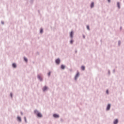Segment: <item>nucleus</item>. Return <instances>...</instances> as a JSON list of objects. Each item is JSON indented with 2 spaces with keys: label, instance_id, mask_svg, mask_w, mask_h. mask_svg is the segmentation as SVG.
Returning <instances> with one entry per match:
<instances>
[{
  "label": "nucleus",
  "instance_id": "obj_17",
  "mask_svg": "<svg viewBox=\"0 0 124 124\" xmlns=\"http://www.w3.org/2000/svg\"><path fill=\"white\" fill-rule=\"evenodd\" d=\"M40 32L41 33H42V32H43V29H41Z\"/></svg>",
  "mask_w": 124,
  "mask_h": 124
},
{
  "label": "nucleus",
  "instance_id": "obj_24",
  "mask_svg": "<svg viewBox=\"0 0 124 124\" xmlns=\"http://www.w3.org/2000/svg\"><path fill=\"white\" fill-rule=\"evenodd\" d=\"M11 96H12V93H11Z\"/></svg>",
  "mask_w": 124,
  "mask_h": 124
},
{
  "label": "nucleus",
  "instance_id": "obj_8",
  "mask_svg": "<svg viewBox=\"0 0 124 124\" xmlns=\"http://www.w3.org/2000/svg\"><path fill=\"white\" fill-rule=\"evenodd\" d=\"M38 78L40 80V81H42V78L40 77V75H38Z\"/></svg>",
  "mask_w": 124,
  "mask_h": 124
},
{
  "label": "nucleus",
  "instance_id": "obj_3",
  "mask_svg": "<svg viewBox=\"0 0 124 124\" xmlns=\"http://www.w3.org/2000/svg\"><path fill=\"white\" fill-rule=\"evenodd\" d=\"M79 73H77V74H76V75L75 76V80H77V78H78V77H79Z\"/></svg>",
  "mask_w": 124,
  "mask_h": 124
},
{
  "label": "nucleus",
  "instance_id": "obj_23",
  "mask_svg": "<svg viewBox=\"0 0 124 124\" xmlns=\"http://www.w3.org/2000/svg\"><path fill=\"white\" fill-rule=\"evenodd\" d=\"M110 0H108V2H110Z\"/></svg>",
  "mask_w": 124,
  "mask_h": 124
},
{
  "label": "nucleus",
  "instance_id": "obj_4",
  "mask_svg": "<svg viewBox=\"0 0 124 124\" xmlns=\"http://www.w3.org/2000/svg\"><path fill=\"white\" fill-rule=\"evenodd\" d=\"M111 107V105L110 104H108V106H107V110H110V108Z\"/></svg>",
  "mask_w": 124,
  "mask_h": 124
},
{
  "label": "nucleus",
  "instance_id": "obj_19",
  "mask_svg": "<svg viewBox=\"0 0 124 124\" xmlns=\"http://www.w3.org/2000/svg\"><path fill=\"white\" fill-rule=\"evenodd\" d=\"M87 29L90 30V27H89V26H87Z\"/></svg>",
  "mask_w": 124,
  "mask_h": 124
},
{
  "label": "nucleus",
  "instance_id": "obj_5",
  "mask_svg": "<svg viewBox=\"0 0 124 124\" xmlns=\"http://www.w3.org/2000/svg\"><path fill=\"white\" fill-rule=\"evenodd\" d=\"M53 117L54 118H59L60 116H59V115H58L57 114H53Z\"/></svg>",
  "mask_w": 124,
  "mask_h": 124
},
{
  "label": "nucleus",
  "instance_id": "obj_20",
  "mask_svg": "<svg viewBox=\"0 0 124 124\" xmlns=\"http://www.w3.org/2000/svg\"><path fill=\"white\" fill-rule=\"evenodd\" d=\"M24 119L26 122H27V118L26 117H24Z\"/></svg>",
  "mask_w": 124,
  "mask_h": 124
},
{
  "label": "nucleus",
  "instance_id": "obj_12",
  "mask_svg": "<svg viewBox=\"0 0 124 124\" xmlns=\"http://www.w3.org/2000/svg\"><path fill=\"white\" fill-rule=\"evenodd\" d=\"M61 68H62V69H64V68H65V66H64L63 65H62Z\"/></svg>",
  "mask_w": 124,
  "mask_h": 124
},
{
  "label": "nucleus",
  "instance_id": "obj_2",
  "mask_svg": "<svg viewBox=\"0 0 124 124\" xmlns=\"http://www.w3.org/2000/svg\"><path fill=\"white\" fill-rule=\"evenodd\" d=\"M60 62H61V60H60V59H58L56 60V63L57 64H60Z\"/></svg>",
  "mask_w": 124,
  "mask_h": 124
},
{
  "label": "nucleus",
  "instance_id": "obj_21",
  "mask_svg": "<svg viewBox=\"0 0 124 124\" xmlns=\"http://www.w3.org/2000/svg\"><path fill=\"white\" fill-rule=\"evenodd\" d=\"M50 74H51V72H49L48 73V76H50Z\"/></svg>",
  "mask_w": 124,
  "mask_h": 124
},
{
  "label": "nucleus",
  "instance_id": "obj_14",
  "mask_svg": "<svg viewBox=\"0 0 124 124\" xmlns=\"http://www.w3.org/2000/svg\"><path fill=\"white\" fill-rule=\"evenodd\" d=\"M17 120H18V121H19V122H21V117L18 116Z\"/></svg>",
  "mask_w": 124,
  "mask_h": 124
},
{
  "label": "nucleus",
  "instance_id": "obj_15",
  "mask_svg": "<svg viewBox=\"0 0 124 124\" xmlns=\"http://www.w3.org/2000/svg\"><path fill=\"white\" fill-rule=\"evenodd\" d=\"M81 69L82 70H85V66H81Z\"/></svg>",
  "mask_w": 124,
  "mask_h": 124
},
{
  "label": "nucleus",
  "instance_id": "obj_22",
  "mask_svg": "<svg viewBox=\"0 0 124 124\" xmlns=\"http://www.w3.org/2000/svg\"><path fill=\"white\" fill-rule=\"evenodd\" d=\"M107 93L108 94V90H107Z\"/></svg>",
  "mask_w": 124,
  "mask_h": 124
},
{
  "label": "nucleus",
  "instance_id": "obj_10",
  "mask_svg": "<svg viewBox=\"0 0 124 124\" xmlns=\"http://www.w3.org/2000/svg\"><path fill=\"white\" fill-rule=\"evenodd\" d=\"M70 36L71 37V38H72V37H73V31H71L70 33Z\"/></svg>",
  "mask_w": 124,
  "mask_h": 124
},
{
  "label": "nucleus",
  "instance_id": "obj_7",
  "mask_svg": "<svg viewBox=\"0 0 124 124\" xmlns=\"http://www.w3.org/2000/svg\"><path fill=\"white\" fill-rule=\"evenodd\" d=\"M46 90H47V87L45 86V87L43 88V92H45V91H46Z\"/></svg>",
  "mask_w": 124,
  "mask_h": 124
},
{
  "label": "nucleus",
  "instance_id": "obj_6",
  "mask_svg": "<svg viewBox=\"0 0 124 124\" xmlns=\"http://www.w3.org/2000/svg\"><path fill=\"white\" fill-rule=\"evenodd\" d=\"M118 123H119V121L118 120V119H116V120L113 122V124H118Z\"/></svg>",
  "mask_w": 124,
  "mask_h": 124
},
{
  "label": "nucleus",
  "instance_id": "obj_11",
  "mask_svg": "<svg viewBox=\"0 0 124 124\" xmlns=\"http://www.w3.org/2000/svg\"><path fill=\"white\" fill-rule=\"evenodd\" d=\"M117 6H118V8H119V9L121 8V5L120 4V2L117 3Z\"/></svg>",
  "mask_w": 124,
  "mask_h": 124
},
{
  "label": "nucleus",
  "instance_id": "obj_9",
  "mask_svg": "<svg viewBox=\"0 0 124 124\" xmlns=\"http://www.w3.org/2000/svg\"><path fill=\"white\" fill-rule=\"evenodd\" d=\"M94 5V3H93V2L91 3V8H93V7Z\"/></svg>",
  "mask_w": 124,
  "mask_h": 124
},
{
  "label": "nucleus",
  "instance_id": "obj_1",
  "mask_svg": "<svg viewBox=\"0 0 124 124\" xmlns=\"http://www.w3.org/2000/svg\"><path fill=\"white\" fill-rule=\"evenodd\" d=\"M35 114L38 117V118H42V114L41 113L39 112L37 110H35L34 111Z\"/></svg>",
  "mask_w": 124,
  "mask_h": 124
},
{
  "label": "nucleus",
  "instance_id": "obj_13",
  "mask_svg": "<svg viewBox=\"0 0 124 124\" xmlns=\"http://www.w3.org/2000/svg\"><path fill=\"white\" fill-rule=\"evenodd\" d=\"M13 67L14 68H16V63H13Z\"/></svg>",
  "mask_w": 124,
  "mask_h": 124
},
{
  "label": "nucleus",
  "instance_id": "obj_25",
  "mask_svg": "<svg viewBox=\"0 0 124 124\" xmlns=\"http://www.w3.org/2000/svg\"><path fill=\"white\" fill-rule=\"evenodd\" d=\"M1 23H2V24H4L3 22H2Z\"/></svg>",
  "mask_w": 124,
  "mask_h": 124
},
{
  "label": "nucleus",
  "instance_id": "obj_16",
  "mask_svg": "<svg viewBox=\"0 0 124 124\" xmlns=\"http://www.w3.org/2000/svg\"><path fill=\"white\" fill-rule=\"evenodd\" d=\"M24 61H25L26 62H27L28 59L26 58H24Z\"/></svg>",
  "mask_w": 124,
  "mask_h": 124
},
{
  "label": "nucleus",
  "instance_id": "obj_18",
  "mask_svg": "<svg viewBox=\"0 0 124 124\" xmlns=\"http://www.w3.org/2000/svg\"><path fill=\"white\" fill-rule=\"evenodd\" d=\"M70 43H71V44H72L73 43V40H71Z\"/></svg>",
  "mask_w": 124,
  "mask_h": 124
},
{
  "label": "nucleus",
  "instance_id": "obj_26",
  "mask_svg": "<svg viewBox=\"0 0 124 124\" xmlns=\"http://www.w3.org/2000/svg\"><path fill=\"white\" fill-rule=\"evenodd\" d=\"M83 37H84V38H85V37H84V36H83Z\"/></svg>",
  "mask_w": 124,
  "mask_h": 124
}]
</instances>
